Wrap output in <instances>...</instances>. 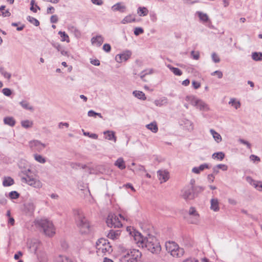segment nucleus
Here are the masks:
<instances>
[{"label":"nucleus","mask_w":262,"mask_h":262,"mask_svg":"<svg viewBox=\"0 0 262 262\" xmlns=\"http://www.w3.org/2000/svg\"><path fill=\"white\" fill-rule=\"evenodd\" d=\"M158 174L160 180H163V182H166L169 179V172L166 170H159ZM162 183V182H161Z\"/></svg>","instance_id":"nucleus-15"},{"label":"nucleus","mask_w":262,"mask_h":262,"mask_svg":"<svg viewBox=\"0 0 262 262\" xmlns=\"http://www.w3.org/2000/svg\"><path fill=\"white\" fill-rule=\"evenodd\" d=\"M211 74L212 76L216 75L219 78H222L223 77V73L220 71H215L212 73Z\"/></svg>","instance_id":"nucleus-56"},{"label":"nucleus","mask_w":262,"mask_h":262,"mask_svg":"<svg viewBox=\"0 0 262 262\" xmlns=\"http://www.w3.org/2000/svg\"><path fill=\"white\" fill-rule=\"evenodd\" d=\"M4 122L5 124L8 125L10 126H14L15 124V121L12 117H6L4 119Z\"/></svg>","instance_id":"nucleus-25"},{"label":"nucleus","mask_w":262,"mask_h":262,"mask_svg":"<svg viewBox=\"0 0 262 262\" xmlns=\"http://www.w3.org/2000/svg\"><path fill=\"white\" fill-rule=\"evenodd\" d=\"M133 94L137 98H146L144 93L142 91H135L133 92Z\"/></svg>","instance_id":"nucleus-44"},{"label":"nucleus","mask_w":262,"mask_h":262,"mask_svg":"<svg viewBox=\"0 0 262 262\" xmlns=\"http://www.w3.org/2000/svg\"><path fill=\"white\" fill-rule=\"evenodd\" d=\"M55 262H72L67 256L59 255L55 259Z\"/></svg>","instance_id":"nucleus-32"},{"label":"nucleus","mask_w":262,"mask_h":262,"mask_svg":"<svg viewBox=\"0 0 262 262\" xmlns=\"http://www.w3.org/2000/svg\"><path fill=\"white\" fill-rule=\"evenodd\" d=\"M191 101V104L195 106L196 108H199L200 110L207 111L209 107L207 104L202 101L201 99H189Z\"/></svg>","instance_id":"nucleus-10"},{"label":"nucleus","mask_w":262,"mask_h":262,"mask_svg":"<svg viewBox=\"0 0 262 262\" xmlns=\"http://www.w3.org/2000/svg\"><path fill=\"white\" fill-rule=\"evenodd\" d=\"M20 194L16 191H12L8 194V197L11 200H15L19 198Z\"/></svg>","instance_id":"nucleus-39"},{"label":"nucleus","mask_w":262,"mask_h":262,"mask_svg":"<svg viewBox=\"0 0 262 262\" xmlns=\"http://www.w3.org/2000/svg\"><path fill=\"white\" fill-rule=\"evenodd\" d=\"M215 177L213 174H209L207 176V179L209 183H213L214 182Z\"/></svg>","instance_id":"nucleus-61"},{"label":"nucleus","mask_w":262,"mask_h":262,"mask_svg":"<svg viewBox=\"0 0 262 262\" xmlns=\"http://www.w3.org/2000/svg\"><path fill=\"white\" fill-rule=\"evenodd\" d=\"M148 13V9L145 7H139L138 9V14L140 16H146Z\"/></svg>","instance_id":"nucleus-34"},{"label":"nucleus","mask_w":262,"mask_h":262,"mask_svg":"<svg viewBox=\"0 0 262 262\" xmlns=\"http://www.w3.org/2000/svg\"><path fill=\"white\" fill-rule=\"evenodd\" d=\"M52 45L58 51L60 52L62 55L69 56L68 52L65 51L60 44L58 43H52Z\"/></svg>","instance_id":"nucleus-21"},{"label":"nucleus","mask_w":262,"mask_h":262,"mask_svg":"<svg viewBox=\"0 0 262 262\" xmlns=\"http://www.w3.org/2000/svg\"><path fill=\"white\" fill-rule=\"evenodd\" d=\"M40 242L38 239H34L29 244V247L32 252L35 253L39 248Z\"/></svg>","instance_id":"nucleus-13"},{"label":"nucleus","mask_w":262,"mask_h":262,"mask_svg":"<svg viewBox=\"0 0 262 262\" xmlns=\"http://www.w3.org/2000/svg\"><path fill=\"white\" fill-rule=\"evenodd\" d=\"M239 142L244 145H246L248 148L250 149L251 148V144L246 140H245L243 139H239Z\"/></svg>","instance_id":"nucleus-55"},{"label":"nucleus","mask_w":262,"mask_h":262,"mask_svg":"<svg viewBox=\"0 0 262 262\" xmlns=\"http://www.w3.org/2000/svg\"><path fill=\"white\" fill-rule=\"evenodd\" d=\"M175 250H176V252H175L176 254L178 253V255L177 254V255H171L173 257H179L183 256L184 253V249L183 248H180L179 246H178V249L176 248L175 249Z\"/></svg>","instance_id":"nucleus-45"},{"label":"nucleus","mask_w":262,"mask_h":262,"mask_svg":"<svg viewBox=\"0 0 262 262\" xmlns=\"http://www.w3.org/2000/svg\"><path fill=\"white\" fill-rule=\"evenodd\" d=\"M135 20H136V18L134 15H128L123 18V19L122 20L121 23L123 24H125L135 21Z\"/></svg>","instance_id":"nucleus-29"},{"label":"nucleus","mask_w":262,"mask_h":262,"mask_svg":"<svg viewBox=\"0 0 262 262\" xmlns=\"http://www.w3.org/2000/svg\"><path fill=\"white\" fill-rule=\"evenodd\" d=\"M147 129L150 130L152 132L156 133L158 130V127L156 122H151L146 125Z\"/></svg>","instance_id":"nucleus-26"},{"label":"nucleus","mask_w":262,"mask_h":262,"mask_svg":"<svg viewBox=\"0 0 262 262\" xmlns=\"http://www.w3.org/2000/svg\"><path fill=\"white\" fill-rule=\"evenodd\" d=\"M69 29L72 33H74L76 37L80 38L81 37V32L76 27L71 26Z\"/></svg>","instance_id":"nucleus-31"},{"label":"nucleus","mask_w":262,"mask_h":262,"mask_svg":"<svg viewBox=\"0 0 262 262\" xmlns=\"http://www.w3.org/2000/svg\"><path fill=\"white\" fill-rule=\"evenodd\" d=\"M115 165L121 170L124 169L126 167L124 161L122 158H118L115 162Z\"/></svg>","instance_id":"nucleus-23"},{"label":"nucleus","mask_w":262,"mask_h":262,"mask_svg":"<svg viewBox=\"0 0 262 262\" xmlns=\"http://www.w3.org/2000/svg\"><path fill=\"white\" fill-rule=\"evenodd\" d=\"M14 184V180L10 177H5L4 178L3 185L5 187H8Z\"/></svg>","instance_id":"nucleus-22"},{"label":"nucleus","mask_w":262,"mask_h":262,"mask_svg":"<svg viewBox=\"0 0 262 262\" xmlns=\"http://www.w3.org/2000/svg\"><path fill=\"white\" fill-rule=\"evenodd\" d=\"M131 55L132 52L129 50H127L120 54H117L115 57V60L117 62L121 63L127 61L130 57Z\"/></svg>","instance_id":"nucleus-11"},{"label":"nucleus","mask_w":262,"mask_h":262,"mask_svg":"<svg viewBox=\"0 0 262 262\" xmlns=\"http://www.w3.org/2000/svg\"><path fill=\"white\" fill-rule=\"evenodd\" d=\"M165 247L166 250L168 253H170L171 255H177L176 254L175 249L178 248V245L175 242H166L165 244ZM178 255V253H177Z\"/></svg>","instance_id":"nucleus-12"},{"label":"nucleus","mask_w":262,"mask_h":262,"mask_svg":"<svg viewBox=\"0 0 262 262\" xmlns=\"http://www.w3.org/2000/svg\"><path fill=\"white\" fill-rule=\"evenodd\" d=\"M35 206L32 202H27L24 204L23 212L28 216H31L34 213Z\"/></svg>","instance_id":"nucleus-9"},{"label":"nucleus","mask_w":262,"mask_h":262,"mask_svg":"<svg viewBox=\"0 0 262 262\" xmlns=\"http://www.w3.org/2000/svg\"><path fill=\"white\" fill-rule=\"evenodd\" d=\"M210 208L214 211H218L220 209L219 207V202L216 199H212L211 200Z\"/></svg>","instance_id":"nucleus-24"},{"label":"nucleus","mask_w":262,"mask_h":262,"mask_svg":"<svg viewBox=\"0 0 262 262\" xmlns=\"http://www.w3.org/2000/svg\"><path fill=\"white\" fill-rule=\"evenodd\" d=\"M134 34L136 36H138L140 34H142L144 32V30L142 28L137 27L134 30Z\"/></svg>","instance_id":"nucleus-53"},{"label":"nucleus","mask_w":262,"mask_h":262,"mask_svg":"<svg viewBox=\"0 0 262 262\" xmlns=\"http://www.w3.org/2000/svg\"><path fill=\"white\" fill-rule=\"evenodd\" d=\"M250 158L253 162H255V161L259 162L260 161L259 157H258V156L254 155H251L250 156Z\"/></svg>","instance_id":"nucleus-59"},{"label":"nucleus","mask_w":262,"mask_h":262,"mask_svg":"<svg viewBox=\"0 0 262 262\" xmlns=\"http://www.w3.org/2000/svg\"><path fill=\"white\" fill-rule=\"evenodd\" d=\"M191 56L193 59L198 60L200 58V53L199 52H195L194 51H192L191 52Z\"/></svg>","instance_id":"nucleus-52"},{"label":"nucleus","mask_w":262,"mask_h":262,"mask_svg":"<svg viewBox=\"0 0 262 262\" xmlns=\"http://www.w3.org/2000/svg\"><path fill=\"white\" fill-rule=\"evenodd\" d=\"M166 100L167 99H155L154 101V103L157 106H160L167 103Z\"/></svg>","instance_id":"nucleus-48"},{"label":"nucleus","mask_w":262,"mask_h":262,"mask_svg":"<svg viewBox=\"0 0 262 262\" xmlns=\"http://www.w3.org/2000/svg\"><path fill=\"white\" fill-rule=\"evenodd\" d=\"M20 104L26 110H33V107L30 106L29 103L26 100H23L20 102Z\"/></svg>","instance_id":"nucleus-41"},{"label":"nucleus","mask_w":262,"mask_h":262,"mask_svg":"<svg viewBox=\"0 0 262 262\" xmlns=\"http://www.w3.org/2000/svg\"><path fill=\"white\" fill-rule=\"evenodd\" d=\"M211 58H212V60L215 62V63H219L220 61V57H219V56L215 53H213L211 55Z\"/></svg>","instance_id":"nucleus-51"},{"label":"nucleus","mask_w":262,"mask_h":262,"mask_svg":"<svg viewBox=\"0 0 262 262\" xmlns=\"http://www.w3.org/2000/svg\"><path fill=\"white\" fill-rule=\"evenodd\" d=\"M228 103L231 104L236 109L239 108L241 106V103L239 101H237V99H230V101H229Z\"/></svg>","instance_id":"nucleus-42"},{"label":"nucleus","mask_w":262,"mask_h":262,"mask_svg":"<svg viewBox=\"0 0 262 262\" xmlns=\"http://www.w3.org/2000/svg\"><path fill=\"white\" fill-rule=\"evenodd\" d=\"M119 257V262H141V252L138 250H125Z\"/></svg>","instance_id":"nucleus-2"},{"label":"nucleus","mask_w":262,"mask_h":262,"mask_svg":"<svg viewBox=\"0 0 262 262\" xmlns=\"http://www.w3.org/2000/svg\"><path fill=\"white\" fill-rule=\"evenodd\" d=\"M125 9L126 7L121 3H118L112 7V9L113 11L123 12L125 11Z\"/></svg>","instance_id":"nucleus-20"},{"label":"nucleus","mask_w":262,"mask_h":262,"mask_svg":"<svg viewBox=\"0 0 262 262\" xmlns=\"http://www.w3.org/2000/svg\"><path fill=\"white\" fill-rule=\"evenodd\" d=\"M252 58L255 61H261L262 60V53L261 52H253L252 53Z\"/></svg>","instance_id":"nucleus-33"},{"label":"nucleus","mask_w":262,"mask_h":262,"mask_svg":"<svg viewBox=\"0 0 262 262\" xmlns=\"http://www.w3.org/2000/svg\"><path fill=\"white\" fill-rule=\"evenodd\" d=\"M58 34L60 35L61 39V41H66L67 42H70V39L69 36L65 33V32H62L60 31L58 32Z\"/></svg>","instance_id":"nucleus-38"},{"label":"nucleus","mask_w":262,"mask_h":262,"mask_svg":"<svg viewBox=\"0 0 262 262\" xmlns=\"http://www.w3.org/2000/svg\"><path fill=\"white\" fill-rule=\"evenodd\" d=\"M255 187L258 190L262 191V182H258L256 184H254Z\"/></svg>","instance_id":"nucleus-62"},{"label":"nucleus","mask_w":262,"mask_h":262,"mask_svg":"<svg viewBox=\"0 0 262 262\" xmlns=\"http://www.w3.org/2000/svg\"><path fill=\"white\" fill-rule=\"evenodd\" d=\"M36 225L41 228L44 233L48 236H52L55 233L52 222L47 219H41L36 221Z\"/></svg>","instance_id":"nucleus-5"},{"label":"nucleus","mask_w":262,"mask_h":262,"mask_svg":"<svg viewBox=\"0 0 262 262\" xmlns=\"http://www.w3.org/2000/svg\"><path fill=\"white\" fill-rule=\"evenodd\" d=\"M167 67L177 76H181L182 75V72L178 68L173 67L170 64H167Z\"/></svg>","instance_id":"nucleus-27"},{"label":"nucleus","mask_w":262,"mask_h":262,"mask_svg":"<svg viewBox=\"0 0 262 262\" xmlns=\"http://www.w3.org/2000/svg\"><path fill=\"white\" fill-rule=\"evenodd\" d=\"M189 214L191 215L194 216L195 218L193 220L190 221L191 224H196L198 221V217L199 216V214L196 211V209L193 207H191L189 209Z\"/></svg>","instance_id":"nucleus-18"},{"label":"nucleus","mask_w":262,"mask_h":262,"mask_svg":"<svg viewBox=\"0 0 262 262\" xmlns=\"http://www.w3.org/2000/svg\"><path fill=\"white\" fill-rule=\"evenodd\" d=\"M58 20V18L57 15H54L51 16L50 18V21L52 23H56Z\"/></svg>","instance_id":"nucleus-60"},{"label":"nucleus","mask_w":262,"mask_h":262,"mask_svg":"<svg viewBox=\"0 0 262 262\" xmlns=\"http://www.w3.org/2000/svg\"><path fill=\"white\" fill-rule=\"evenodd\" d=\"M107 226L110 228H120L122 224L117 215L115 213H110L106 220Z\"/></svg>","instance_id":"nucleus-6"},{"label":"nucleus","mask_w":262,"mask_h":262,"mask_svg":"<svg viewBox=\"0 0 262 262\" xmlns=\"http://www.w3.org/2000/svg\"><path fill=\"white\" fill-rule=\"evenodd\" d=\"M27 19L28 21H29L30 23L33 24L35 26H38L39 25V21L36 19L35 18L32 17L31 16H28L27 17Z\"/></svg>","instance_id":"nucleus-40"},{"label":"nucleus","mask_w":262,"mask_h":262,"mask_svg":"<svg viewBox=\"0 0 262 262\" xmlns=\"http://www.w3.org/2000/svg\"><path fill=\"white\" fill-rule=\"evenodd\" d=\"M21 126L25 128H28L32 127L33 125V123L32 121H29L28 120H23L21 122Z\"/></svg>","instance_id":"nucleus-37"},{"label":"nucleus","mask_w":262,"mask_h":262,"mask_svg":"<svg viewBox=\"0 0 262 262\" xmlns=\"http://www.w3.org/2000/svg\"><path fill=\"white\" fill-rule=\"evenodd\" d=\"M152 69L146 70L142 71L140 75L141 79H143L146 75L152 74Z\"/></svg>","instance_id":"nucleus-49"},{"label":"nucleus","mask_w":262,"mask_h":262,"mask_svg":"<svg viewBox=\"0 0 262 262\" xmlns=\"http://www.w3.org/2000/svg\"><path fill=\"white\" fill-rule=\"evenodd\" d=\"M88 115L89 117H94L95 118H96L97 116H99L101 118H102V116L100 113H96L93 110L89 111L88 113Z\"/></svg>","instance_id":"nucleus-47"},{"label":"nucleus","mask_w":262,"mask_h":262,"mask_svg":"<svg viewBox=\"0 0 262 262\" xmlns=\"http://www.w3.org/2000/svg\"><path fill=\"white\" fill-rule=\"evenodd\" d=\"M21 181L23 182L27 183L28 185L33 186L35 188H39L42 186V184L39 180L31 178V177L28 175L27 176L26 178L23 177Z\"/></svg>","instance_id":"nucleus-7"},{"label":"nucleus","mask_w":262,"mask_h":262,"mask_svg":"<svg viewBox=\"0 0 262 262\" xmlns=\"http://www.w3.org/2000/svg\"><path fill=\"white\" fill-rule=\"evenodd\" d=\"M34 158L36 161L40 163L43 164L46 162V159L40 155L34 154Z\"/></svg>","instance_id":"nucleus-35"},{"label":"nucleus","mask_w":262,"mask_h":262,"mask_svg":"<svg viewBox=\"0 0 262 262\" xmlns=\"http://www.w3.org/2000/svg\"><path fill=\"white\" fill-rule=\"evenodd\" d=\"M104 41V38L101 35H97L91 39V42L93 45L96 44L98 47L101 46Z\"/></svg>","instance_id":"nucleus-16"},{"label":"nucleus","mask_w":262,"mask_h":262,"mask_svg":"<svg viewBox=\"0 0 262 262\" xmlns=\"http://www.w3.org/2000/svg\"><path fill=\"white\" fill-rule=\"evenodd\" d=\"M99 249H101L103 252H107L108 253H111L113 251L112 246L109 242H107L105 246L103 247H100Z\"/></svg>","instance_id":"nucleus-36"},{"label":"nucleus","mask_w":262,"mask_h":262,"mask_svg":"<svg viewBox=\"0 0 262 262\" xmlns=\"http://www.w3.org/2000/svg\"><path fill=\"white\" fill-rule=\"evenodd\" d=\"M75 221L77 227L81 234H87L90 232V226L87 219L84 216L82 211L76 210L75 212Z\"/></svg>","instance_id":"nucleus-3"},{"label":"nucleus","mask_w":262,"mask_h":262,"mask_svg":"<svg viewBox=\"0 0 262 262\" xmlns=\"http://www.w3.org/2000/svg\"><path fill=\"white\" fill-rule=\"evenodd\" d=\"M107 242H108L107 239L104 238H101L97 241L96 244L98 246H99L101 245L103 247H104L107 245Z\"/></svg>","instance_id":"nucleus-46"},{"label":"nucleus","mask_w":262,"mask_h":262,"mask_svg":"<svg viewBox=\"0 0 262 262\" xmlns=\"http://www.w3.org/2000/svg\"><path fill=\"white\" fill-rule=\"evenodd\" d=\"M192 85L194 89H197L199 88L201 85L200 82L195 81H193L192 82Z\"/></svg>","instance_id":"nucleus-64"},{"label":"nucleus","mask_w":262,"mask_h":262,"mask_svg":"<svg viewBox=\"0 0 262 262\" xmlns=\"http://www.w3.org/2000/svg\"><path fill=\"white\" fill-rule=\"evenodd\" d=\"M82 131L83 132V135L84 136H89V137L94 139H97L98 138V135L96 134H91L89 132H85L83 129Z\"/></svg>","instance_id":"nucleus-50"},{"label":"nucleus","mask_w":262,"mask_h":262,"mask_svg":"<svg viewBox=\"0 0 262 262\" xmlns=\"http://www.w3.org/2000/svg\"><path fill=\"white\" fill-rule=\"evenodd\" d=\"M104 135H105V138L108 140L113 141L114 142L116 141V137L115 136V133L113 131L106 130L104 132Z\"/></svg>","instance_id":"nucleus-19"},{"label":"nucleus","mask_w":262,"mask_h":262,"mask_svg":"<svg viewBox=\"0 0 262 262\" xmlns=\"http://www.w3.org/2000/svg\"><path fill=\"white\" fill-rule=\"evenodd\" d=\"M90 62L91 64L96 66H98L100 64V61L97 59H91Z\"/></svg>","instance_id":"nucleus-63"},{"label":"nucleus","mask_w":262,"mask_h":262,"mask_svg":"<svg viewBox=\"0 0 262 262\" xmlns=\"http://www.w3.org/2000/svg\"><path fill=\"white\" fill-rule=\"evenodd\" d=\"M2 92L7 97H10L12 94L11 90L8 88L3 89Z\"/></svg>","instance_id":"nucleus-54"},{"label":"nucleus","mask_w":262,"mask_h":262,"mask_svg":"<svg viewBox=\"0 0 262 262\" xmlns=\"http://www.w3.org/2000/svg\"><path fill=\"white\" fill-rule=\"evenodd\" d=\"M225 156V154L222 151H220L214 153L212 155V157L213 159H216L220 161H222L224 159Z\"/></svg>","instance_id":"nucleus-30"},{"label":"nucleus","mask_w":262,"mask_h":262,"mask_svg":"<svg viewBox=\"0 0 262 262\" xmlns=\"http://www.w3.org/2000/svg\"><path fill=\"white\" fill-rule=\"evenodd\" d=\"M210 132L211 135H212L214 139L217 143H220V142L222 141V137L218 133L216 132L213 129H211Z\"/></svg>","instance_id":"nucleus-28"},{"label":"nucleus","mask_w":262,"mask_h":262,"mask_svg":"<svg viewBox=\"0 0 262 262\" xmlns=\"http://www.w3.org/2000/svg\"><path fill=\"white\" fill-rule=\"evenodd\" d=\"M197 13L198 14L200 19L202 21L207 22L208 20V16L206 13H204L201 12H198Z\"/></svg>","instance_id":"nucleus-43"},{"label":"nucleus","mask_w":262,"mask_h":262,"mask_svg":"<svg viewBox=\"0 0 262 262\" xmlns=\"http://www.w3.org/2000/svg\"><path fill=\"white\" fill-rule=\"evenodd\" d=\"M29 146L32 151H41L46 147L45 144L41 143L38 140H34L29 142Z\"/></svg>","instance_id":"nucleus-8"},{"label":"nucleus","mask_w":262,"mask_h":262,"mask_svg":"<svg viewBox=\"0 0 262 262\" xmlns=\"http://www.w3.org/2000/svg\"><path fill=\"white\" fill-rule=\"evenodd\" d=\"M210 168L209 165L207 163H204L200 165L199 167H194L192 169V172L199 174L201 171L204 170L205 169H209Z\"/></svg>","instance_id":"nucleus-17"},{"label":"nucleus","mask_w":262,"mask_h":262,"mask_svg":"<svg viewBox=\"0 0 262 262\" xmlns=\"http://www.w3.org/2000/svg\"><path fill=\"white\" fill-rule=\"evenodd\" d=\"M121 234V230H110V232L107 234V237L113 239H117L119 238Z\"/></svg>","instance_id":"nucleus-14"},{"label":"nucleus","mask_w":262,"mask_h":262,"mask_svg":"<svg viewBox=\"0 0 262 262\" xmlns=\"http://www.w3.org/2000/svg\"><path fill=\"white\" fill-rule=\"evenodd\" d=\"M204 190V188L202 186L192 187L186 186L182 190V196L186 201L192 200L197 197Z\"/></svg>","instance_id":"nucleus-4"},{"label":"nucleus","mask_w":262,"mask_h":262,"mask_svg":"<svg viewBox=\"0 0 262 262\" xmlns=\"http://www.w3.org/2000/svg\"><path fill=\"white\" fill-rule=\"evenodd\" d=\"M219 169H221L223 171H226L228 169V166L225 164H220L216 165Z\"/></svg>","instance_id":"nucleus-57"},{"label":"nucleus","mask_w":262,"mask_h":262,"mask_svg":"<svg viewBox=\"0 0 262 262\" xmlns=\"http://www.w3.org/2000/svg\"><path fill=\"white\" fill-rule=\"evenodd\" d=\"M103 49L106 52H109L111 50V47L110 44L105 43L103 46Z\"/></svg>","instance_id":"nucleus-58"},{"label":"nucleus","mask_w":262,"mask_h":262,"mask_svg":"<svg viewBox=\"0 0 262 262\" xmlns=\"http://www.w3.org/2000/svg\"><path fill=\"white\" fill-rule=\"evenodd\" d=\"M135 239L141 243L143 248H145L148 251L155 254H159L161 250V247L157 238L150 234L144 237L139 232L134 234Z\"/></svg>","instance_id":"nucleus-1"}]
</instances>
